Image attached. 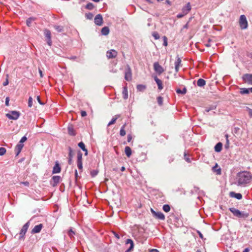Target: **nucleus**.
<instances>
[{
    "label": "nucleus",
    "mask_w": 252,
    "mask_h": 252,
    "mask_svg": "<svg viewBox=\"0 0 252 252\" xmlns=\"http://www.w3.org/2000/svg\"><path fill=\"white\" fill-rule=\"evenodd\" d=\"M237 179L239 185H245L250 183L252 176L249 172H242L238 173Z\"/></svg>",
    "instance_id": "f257e3e1"
},
{
    "label": "nucleus",
    "mask_w": 252,
    "mask_h": 252,
    "mask_svg": "<svg viewBox=\"0 0 252 252\" xmlns=\"http://www.w3.org/2000/svg\"><path fill=\"white\" fill-rule=\"evenodd\" d=\"M239 25L241 29L244 30L248 28V22L246 17L244 15H242L240 16Z\"/></svg>",
    "instance_id": "f03ea898"
},
{
    "label": "nucleus",
    "mask_w": 252,
    "mask_h": 252,
    "mask_svg": "<svg viewBox=\"0 0 252 252\" xmlns=\"http://www.w3.org/2000/svg\"><path fill=\"white\" fill-rule=\"evenodd\" d=\"M20 115L19 112L12 111L9 113L6 114V116L10 120H17Z\"/></svg>",
    "instance_id": "7ed1b4c3"
},
{
    "label": "nucleus",
    "mask_w": 252,
    "mask_h": 252,
    "mask_svg": "<svg viewBox=\"0 0 252 252\" xmlns=\"http://www.w3.org/2000/svg\"><path fill=\"white\" fill-rule=\"evenodd\" d=\"M131 78L132 73L131 68L128 65H127L125 70V78L126 81H129L131 80Z\"/></svg>",
    "instance_id": "20e7f679"
},
{
    "label": "nucleus",
    "mask_w": 252,
    "mask_h": 252,
    "mask_svg": "<svg viewBox=\"0 0 252 252\" xmlns=\"http://www.w3.org/2000/svg\"><path fill=\"white\" fill-rule=\"evenodd\" d=\"M29 225H30V222H29V221H28L23 225V226L22 228V229L20 231V232L19 239H22V238H24V235H25V234L28 229Z\"/></svg>",
    "instance_id": "39448f33"
},
{
    "label": "nucleus",
    "mask_w": 252,
    "mask_h": 252,
    "mask_svg": "<svg viewBox=\"0 0 252 252\" xmlns=\"http://www.w3.org/2000/svg\"><path fill=\"white\" fill-rule=\"evenodd\" d=\"M44 33L45 35V36L47 38V43L48 45L51 46L52 45V40H51V32L48 30L45 29L44 31Z\"/></svg>",
    "instance_id": "423d86ee"
},
{
    "label": "nucleus",
    "mask_w": 252,
    "mask_h": 252,
    "mask_svg": "<svg viewBox=\"0 0 252 252\" xmlns=\"http://www.w3.org/2000/svg\"><path fill=\"white\" fill-rule=\"evenodd\" d=\"M103 17L101 14H97L94 17V22L96 25H97L98 26H102L103 24Z\"/></svg>",
    "instance_id": "0eeeda50"
},
{
    "label": "nucleus",
    "mask_w": 252,
    "mask_h": 252,
    "mask_svg": "<svg viewBox=\"0 0 252 252\" xmlns=\"http://www.w3.org/2000/svg\"><path fill=\"white\" fill-rule=\"evenodd\" d=\"M154 68L155 71L159 74H161L164 71L163 67L158 62H156L154 63Z\"/></svg>",
    "instance_id": "6e6552de"
},
{
    "label": "nucleus",
    "mask_w": 252,
    "mask_h": 252,
    "mask_svg": "<svg viewBox=\"0 0 252 252\" xmlns=\"http://www.w3.org/2000/svg\"><path fill=\"white\" fill-rule=\"evenodd\" d=\"M117 56V52L115 50H108L106 52V56L107 57L110 59H114Z\"/></svg>",
    "instance_id": "1a4fd4ad"
},
{
    "label": "nucleus",
    "mask_w": 252,
    "mask_h": 252,
    "mask_svg": "<svg viewBox=\"0 0 252 252\" xmlns=\"http://www.w3.org/2000/svg\"><path fill=\"white\" fill-rule=\"evenodd\" d=\"M243 80L248 83L249 84L252 85V74H245L243 76Z\"/></svg>",
    "instance_id": "9d476101"
},
{
    "label": "nucleus",
    "mask_w": 252,
    "mask_h": 252,
    "mask_svg": "<svg viewBox=\"0 0 252 252\" xmlns=\"http://www.w3.org/2000/svg\"><path fill=\"white\" fill-rule=\"evenodd\" d=\"M181 59L178 56L177 57V60L175 62V69L176 72H178L179 70V67L182 65L181 64Z\"/></svg>",
    "instance_id": "9b49d317"
},
{
    "label": "nucleus",
    "mask_w": 252,
    "mask_h": 252,
    "mask_svg": "<svg viewBox=\"0 0 252 252\" xmlns=\"http://www.w3.org/2000/svg\"><path fill=\"white\" fill-rule=\"evenodd\" d=\"M43 224L40 223L38 225H35L32 230V233H39L43 228Z\"/></svg>",
    "instance_id": "f8f14e48"
},
{
    "label": "nucleus",
    "mask_w": 252,
    "mask_h": 252,
    "mask_svg": "<svg viewBox=\"0 0 252 252\" xmlns=\"http://www.w3.org/2000/svg\"><path fill=\"white\" fill-rule=\"evenodd\" d=\"M61 168L60 166V164H59L58 161H57L55 163V165H54V166L53 167L52 173L53 174L59 173L61 172Z\"/></svg>",
    "instance_id": "ddd939ff"
},
{
    "label": "nucleus",
    "mask_w": 252,
    "mask_h": 252,
    "mask_svg": "<svg viewBox=\"0 0 252 252\" xmlns=\"http://www.w3.org/2000/svg\"><path fill=\"white\" fill-rule=\"evenodd\" d=\"M191 5L189 2H188L182 9V13L187 15L191 10Z\"/></svg>",
    "instance_id": "4468645a"
},
{
    "label": "nucleus",
    "mask_w": 252,
    "mask_h": 252,
    "mask_svg": "<svg viewBox=\"0 0 252 252\" xmlns=\"http://www.w3.org/2000/svg\"><path fill=\"white\" fill-rule=\"evenodd\" d=\"M130 244L129 248L125 252H131L132 251H133V248H134V243L133 241L130 239H127L126 240V244Z\"/></svg>",
    "instance_id": "2eb2a0df"
},
{
    "label": "nucleus",
    "mask_w": 252,
    "mask_h": 252,
    "mask_svg": "<svg viewBox=\"0 0 252 252\" xmlns=\"http://www.w3.org/2000/svg\"><path fill=\"white\" fill-rule=\"evenodd\" d=\"M61 177L60 176H54L52 179L53 181V183L51 184L53 187H56L58 184L60 182Z\"/></svg>",
    "instance_id": "dca6fc26"
},
{
    "label": "nucleus",
    "mask_w": 252,
    "mask_h": 252,
    "mask_svg": "<svg viewBox=\"0 0 252 252\" xmlns=\"http://www.w3.org/2000/svg\"><path fill=\"white\" fill-rule=\"evenodd\" d=\"M24 145L23 144L18 143L15 147V151L16 156H17L21 152Z\"/></svg>",
    "instance_id": "f3484780"
},
{
    "label": "nucleus",
    "mask_w": 252,
    "mask_h": 252,
    "mask_svg": "<svg viewBox=\"0 0 252 252\" xmlns=\"http://www.w3.org/2000/svg\"><path fill=\"white\" fill-rule=\"evenodd\" d=\"M154 217L157 219H159L160 220H164L165 216L164 214L161 212H157L156 213Z\"/></svg>",
    "instance_id": "a211bd4d"
},
{
    "label": "nucleus",
    "mask_w": 252,
    "mask_h": 252,
    "mask_svg": "<svg viewBox=\"0 0 252 252\" xmlns=\"http://www.w3.org/2000/svg\"><path fill=\"white\" fill-rule=\"evenodd\" d=\"M229 210L233 214L234 216L239 218L240 215V211L235 208H230Z\"/></svg>",
    "instance_id": "6ab92c4d"
},
{
    "label": "nucleus",
    "mask_w": 252,
    "mask_h": 252,
    "mask_svg": "<svg viewBox=\"0 0 252 252\" xmlns=\"http://www.w3.org/2000/svg\"><path fill=\"white\" fill-rule=\"evenodd\" d=\"M230 196L232 197H234L237 199L240 200L242 198V195L240 193H236L233 191L230 192Z\"/></svg>",
    "instance_id": "aec40b11"
},
{
    "label": "nucleus",
    "mask_w": 252,
    "mask_h": 252,
    "mask_svg": "<svg viewBox=\"0 0 252 252\" xmlns=\"http://www.w3.org/2000/svg\"><path fill=\"white\" fill-rule=\"evenodd\" d=\"M154 80L158 86V89L160 90H162L163 89L162 81L157 76L155 77Z\"/></svg>",
    "instance_id": "412c9836"
},
{
    "label": "nucleus",
    "mask_w": 252,
    "mask_h": 252,
    "mask_svg": "<svg viewBox=\"0 0 252 252\" xmlns=\"http://www.w3.org/2000/svg\"><path fill=\"white\" fill-rule=\"evenodd\" d=\"M222 144L221 142L218 143L215 146V151L216 152H220L222 150Z\"/></svg>",
    "instance_id": "4be33fe9"
},
{
    "label": "nucleus",
    "mask_w": 252,
    "mask_h": 252,
    "mask_svg": "<svg viewBox=\"0 0 252 252\" xmlns=\"http://www.w3.org/2000/svg\"><path fill=\"white\" fill-rule=\"evenodd\" d=\"M218 165L217 163L213 167V170L216 172L217 175H220L221 173V169L218 168Z\"/></svg>",
    "instance_id": "5701e85b"
},
{
    "label": "nucleus",
    "mask_w": 252,
    "mask_h": 252,
    "mask_svg": "<svg viewBox=\"0 0 252 252\" xmlns=\"http://www.w3.org/2000/svg\"><path fill=\"white\" fill-rule=\"evenodd\" d=\"M205 84H206V81L203 79L200 78L197 81V85L198 87H203L205 85Z\"/></svg>",
    "instance_id": "b1692460"
},
{
    "label": "nucleus",
    "mask_w": 252,
    "mask_h": 252,
    "mask_svg": "<svg viewBox=\"0 0 252 252\" xmlns=\"http://www.w3.org/2000/svg\"><path fill=\"white\" fill-rule=\"evenodd\" d=\"M109 29L108 27H104L101 29V33L102 35H107L109 33Z\"/></svg>",
    "instance_id": "393cba45"
},
{
    "label": "nucleus",
    "mask_w": 252,
    "mask_h": 252,
    "mask_svg": "<svg viewBox=\"0 0 252 252\" xmlns=\"http://www.w3.org/2000/svg\"><path fill=\"white\" fill-rule=\"evenodd\" d=\"M125 152L128 158H129L131 155V150L130 148L128 146H126L125 147Z\"/></svg>",
    "instance_id": "a878e982"
},
{
    "label": "nucleus",
    "mask_w": 252,
    "mask_h": 252,
    "mask_svg": "<svg viewBox=\"0 0 252 252\" xmlns=\"http://www.w3.org/2000/svg\"><path fill=\"white\" fill-rule=\"evenodd\" d=\"M68 134L70 135L74 136L76 133L74 131V128L72 126H69L67 128Z\"/></svg>",
    "instance_id": "bb28decb"
},
{
    "label": "nucleus",
    "mask_w": 252,
    "mask_h": 252,
    "mask_svg": "<svg viewBox=\"0 0 252 252\" xmlns=\"http://www.w3.org/2000/svg\"><path fill=\"white\" fill-rule=\"evenodd\" d=\"M122 93L123 94V98L125 99H126L128 98V91L126 87L123 88Z\"/></svg>",
    "instance_id": "cd10ccee"
},
{
    "label": "nucleus",
    "mask_w": 252,
    "mask_h": 252,
    "mask_svg": "<svg viewBox=\"0 0 252 252\" xmlns=\"http://www.w3.org/2000/svg\"><path fill=\"white\" fill-rule=\"evenodd\" d=\"M249 215V214L247 212L240 211V215L239 217V218L246 219L248 217Z\"/></svg>",
    "instance_id": "c85d7f7f"
},
{
    "label": "nucleus",
    "mask_w": 252,
    "mask_h": 252,
    "mask_svg": "<svg viewBox=\"0 0 252 252\" xmlns=\"http://www.w3.org/2000/svg\"><path fill=\"white\" fill-rule=\"evenodd\" d=\"M54 28L59 32H61L63 31V26L54 25Z\"/></svg>",
    "instance_id": "c756f323"
},
{
    "label": "nucleus",
    "mask_w": 252,
    "mask_h": 252,
    "mask_svg": "<svg viewBox=\"0 0 252 252\" xmlns=\"http://www.w3.org/2000/svg\"><path fill=\"white\" fill-rule=\"evenodd\" d=\"M216 107H217L216 105H212L210 106L205 107V111L206 112H209L211 110H215L216 109Z\"/></svg>",
    "instance_id": "7c9ffc66"
},
{
    "label": "nucleus",
    "mask_w": 252,
    "mask_h": 252,
    "mask_svg": "<svg viewBox=\"0 0 252 252\" xmlns=\"http://www.w3.org/2000/svg\"><path fill=\"white\" fill-rule=\"evenodd\" d=\"M136 88L137 90L140 92H144L146 88V86L141 84L138 85Z\"/></svg>",
    "instance_id": "2f4dec72"
},
{
    "label": "nucleus",
    "mask_w": 252,
    "mask_h": 252,
    "mask_svg": "<svg viewBox=\"0 0 252 252\" xmlns=\"http://www.w3.org/2000/svg\"><path fill=\"white\" fill-rule=\"evenodd\" d=\"M126 126V124L124 125L121 128L120 131V134L122 136H124L126 135V131L125 130V127Z\"/></svg>",
    "instance_id": "473e14b6"
},
{
    "label": "nucleus",
    "mask_w": 252,
    "mask_h": 252,
    "mask_svg": "<svg viewBox=\"0 0 252 252\" xmlns=\"http://www.w3.org/2000/svg\"><path fill=\"white\" fill-rule=\"evenodd\" d=\"M82 153L80 151H79L77 152V162H82Z\"/></svg>",
    "instance_id": "72a5a7b5"
},
{
    "label": "nucleus",
    "mask_w": 252,
    "mask_h": 252,
    "mask_svg": "<svg viewBox=\"0 0 252 252\" xmlns=\"http://www.w3.org/2000/svg\"><path fill=\"white\" fill-rule=\"evenodd\" d=\"M35 19V18H33V17H30L29 18H28L27 21H26V24H27V25L28 26V27H30L31 25V23L32 21H34Z\"/></svg>",
    "instance_id": "f704fd0d"
},
{
    "label": "nucleus",
    "mask_w": 252,
    "mask_h": 252,
    "mask_svg": "<svg viewBox=\"0 0 252 252\" xmlns=\"http://www.w3.org/2000/svg\"><path fill=\"white\" fill-rule=\"evenodd\" d=\"M118 117H119V116H117V115L115 116V117H113L111 121L108 123V126H109L115 124L116 123V120L118 118Z\"/></svg>",
    "instance_id": "c9c22d12"
},
{
    "label": "nucleus",
    "mask_w": 252,
    "mask_h": 252,
    "mask_svg": "<svg viewBox=\"0 0 252 252\" xmlns=\"http://www.w3.org/2000/svg\"><path fill=\"white\" fill-rule=\"evenodd\" d=\"M162 209L163 211L166 213L169 212L170 210V207L168 204H165L163 206Z\"/></svg>",
    "instance_id": "e433bc0d"
},
{
    "label": "nucleus",
    "mask_w": 252,
    "mask_h": 252,
    "mask_svg": "<svg viewBox=\"0 0 252 252\" xmlns=\"http://www.w3.org/2000/svg\"><path fill=\"white\" fill-rule=\"evenodd\" d=\"M176 93L177 94H185L187 93V89L186 88H184L182 90L180 89H178L176 90Z\"/></svg>",
    "instance_id": "4c0bfd02"
},
{
    "label": "nucleus",
    "mask_w": 252,
    "mask_h": 252,
    "mask_svg": "<svg viewBox=\"0 0 252 252\" xmlns=\"http://www.w3.org/2000/svg\"><path fill=\"white\" fill-rule=\"evenodd\" d=\"M85 8L89 10H92L94 8V5L91 2H89L86 4Z\"/></svg>",
    "instance_id": "58836bf2"
},
{
    "label": "nucleus",
    "mask_w": 252,
    "mask_h": 252,
    "mask_svg": "<svg viewBox=\"0 0 252 252\" xmlns=\"http://www.w3.org/2000/svg\"><path fill=\"white\" fill-rule=\"evenodd\" d=\"M67 234L70 238H73L74 235H75L74 231L72 230V228H70L67 232Z\"/></svg>",
    "instance_id": "ea45409f"
},
{
    "label": "nucleus",
    "mask_w": 252,
    "mask_h": 252,
    "mask_svg": "<svg viewBox=\"0 0 252 252\" xmlns=\"http://www.w3.org/2000/svg\"><path fill=\"white\" fill-rule=\"evenodd\" d=\"M240 94H249V89L247 88H242L241 89Z\"/></svg>",
    "instance_id": "a19ab883"
},
{
    "label": "nucleus",
    "mask_w": 252,
    "mask_h": 252,
    "mask_svg": "<svg viewBox=\"0 0 252 252\" xmlns=\"http://www.w3.org/2000/svg\"><path fill=\"white\" fill-rule=\"evenodd\" d=\"M85 17L88 19L92 20L94 17V15L93 13L89 12L86 13Z\"/></svg>",
    "instance_id": "79ce46f5"
},
{
    "label": "nucleus",
    "mask_w": 252,
    "mask_h": 252,
    "mask_svg": "<svg viewBox=\"0 0 252 252\" xmlns=\"http://www.w3.org/2000/svg\"><path fill=\"white\" fill-rule=\"evenodd\" d=\"M98 171L97 170H93L91 171V175L92 177H94L97 175Z\"/></svg>",
    "instance_id": "37998d69"
},
{
    "label": "nucleus",
    "mask_w": 252,
    "mask_h": 252,
    "mask_svg": "<svg viewBox=\"0 0 252 252\" xmlns=\"http://www.w3.org/2000/svg\"><path fill=\"white\" fill-rule=\"evenodd\" d=\"M157 101L160 106L162 105L163 103V98L161 96H158L157 98Z\"/></svg>",
    "instance_id": "c03bdc74"
},
{
    "label": "nucleus",
    "mask_w": 252,
    "mask_h": 252,
    "mask_svg": "<svg viewBox=\"0 0 252 252\" xmlns=\"http://www.w3.org/2000/svg\"><path fill=\"white\" fill-rule=\"evenodd\" d=\"M68 149V151H69L68 157L73 158V154L72 149H71V148L70 147H69Z\"/></svg>",
    "instance_id": "a18cd8bd"
},
{
    "label": "nucleus",
    "mask_w": 252,
    "mask_h": 252,
    "mask_svg": "<svg viewBox=\"0 0 252 252\" xmlns=\"http://www.w3.org/2000/svg\"><path fill=\"white\" fill-rule=\"evenodd\" d=\"M152 35L154 37L155 39H158L159 38V35L157 32H153Z\"/></svg>",
    "instance_id": "49530a36"
},
{
    "label": "nucleus",
    "mask_w": 252,
    "mask_h": 252,
    "mask_svg": "<svg viewBox=\"0 0 252 252\" xmlns=\"http://www.w3.org/2000/svg\"><path fill=\"white\" fill-rule=\"evenodd\" d=\"M6 149L4 148L0 147V156H3L6 153Z\"/></svg>",
    "instance_id": "de8ad7c7"
},
{
    "label": "nucleus",
    "mask_w": 252,
    "mask_h": 252,
    "mask_svg": "<svg viewBox=\"0 0 252 252\" xmlns=\"http://www.w3.org/2000/svg\"><path fill=\"white\" fill-rule=\"evenodd\" d=\"M77 167L79 170L82 171L83 169V164L82 162H77Z\"/></svg>",
    "instance_id": "09e8293b"
},
{
    "label": "nucleus",
    "mask_w": 252,
    "mask_h": 252,
    "mask_svg": "<svg viewBox=\"0 0 252 252\" xmlns=\"http://www.w3.org/2000/svg\"><path fill=\"white\" fill-rule=\"evenodd\" d=\"M78 146L82 149L84 150L85 147V144L83 142H80L78 143Z\"/></svg>",
    "instance_id": "8fccbe9b"
},
{
    "label": "nucleus",
    "mask_w": 252,
    "mask_h": 252,
    "mask_svg": "<svg viewBox=\"0 0 252 252\" xmlns=\"http://www.w3.org/2000/svg\"><path fill=\"white\" fill-rule=\"evenodd\" d=\"M163 46H167V44H168L167 38L166 37V36H163Z\"/></svg>",
    "instance_id": "3c124183"
},
{
    "label": "nucleus",
    "mask_w": 252,
    "mask_h": 252,
    "mask_svg": "<svg viewBox=\"0 0 252 252\" xmlns=\"http://www.w3.org/2000/svg\"><path fill=\"white\" fill-rule=\"evenodd\" d=\"M191 19H192V17H190L189 19V20L187 22V23L183 26V29L181 30V32H182L184 29H188L189 28V23L191 21Z\"/></svg>",
    "instance_id": "603ef678"
},
{
    "label": "nucleus",
    "mask_w": 252,
    "mask_h": 252,
    "mask_svg": "<svg viewBox=\"0 0 252 252\" xmlns=\"http://www.w3.org/2000/svg\"><path fill=\"white\" fill-rule=\"evenodd\" d=\"M32 105V97H30L28 100V106L31 107Z\"/></svg>",
    "instance_id": "864d4df0"
},
{
    "label": "nucleus",
    "mask_w": 252,
    "mask_h": 252,
    "mask_svg": "<svg viewBox=\"0 0 252 252\" xmlns=\"http://www.w3.org/2000/svg\"><path fill=\"white\" fill-rule=\"evenodd\" d=\"M184 158H185V160L188 162V163H190L191 162V160L189 158V157H187V154L185 153H184Z\"/></svg>",
    "instance_id": "5fc2aeb1"
},
{
    "label": "nucleus",
    "mask_w": 252,
    "mask_h": 252,
    "mask_svg": "<svg viewBox=\"0 0 252 252\" xmlns=\"http://www.w3.org/2000/svg\"><path fill=\"white\" fill-rule=\"evenodd\" d=\"M225 136H226V143L225 145V148L227 149L229 147V140H228V135L227 134L225 135Z\"/></svg>",
    "instance_id": "6e6d98bb"
},
{
    "label": "nucleus",
    "mask_w": 252,
    "mask_h": 252,
    "mask_svg": "<svg viewBox=\"0 0 252 252\" xmlns=\"http://www.w3.org/2000/svg\"><path fill=\"white\" fill-rule=\"evenodd\" d=\"M27 137L25 136H24L21 139L19 143L23 144V143L25 142L27 140Z\"/></svg>",
    "instance_id": "4d7b16f0"
},
{
    "label": "nucleus",
    "mask_w": 252,
    "mask_h": 252,
    "mask_svg": "<svg viewBox=\"0 0 252 252\" xmlns=\"http://www.w3.org/2000/svg\"><path fill=\"white\" fill-rule=\"evenodd\" d=\"M8 77V75H7L6 80L2 84L4 86H7L9 83Z\"/></svg>",
    "instance_id": "13d9d810"
},
{
    "label": "nucleus",
    "mask_w": 252,
    "mask_h": 252,
    "mask_svg": "<svg viewBox=\"0 0 252 252\" xmlns=\"http://www.w3.org/2000/svg\"><path fill=\"white\" fill-rule=\"evenodd\" d=\"M185 15H186L185 14H184V13H180V14H178L177 15V17L178 18H181L182 17H183Z\"/></svg>",
    "instance_id": "bf43d9fd"
},
{
    "label": "nucleus",
    "mask_w": 252,
    "mask_h": 252,
    "mask_svg": "<svg viewBox=\"0 0 252 252\" xmlns=\"http://www.w3.org/2000/svg\"><path fill=\"white\" fill-rule=\"evenodd\" d=\"M9 98L7 97L5 99V105L7 106H9Z\"/></svg>",
    "instance_id": "052dcab7"
},
{
    "label": "nucleus",
    "mask_w": 252,
    "mask_h": 252,
    "mask_svg": "<svg viewBox=\"0 0 252 252\" xmlns=\"http://www.w3.org/2000/svg\"><path fill=\"white\" fill-rule=\"evenodd\" d=\"M81 115L82 117H85L87 116V113L85 111H81Z\"/></svg>",
    "instance_id": "680f3d73"
},
{
    "label": "nucleus",
    "mask_w": 252,
    "mask_h": 252,
    "mask_svg": "<svg viewBox=\"0 0 252 252\" xmlns=\"http://www.w3.org/2000/svg\"><path fill=\"white\" fill-rule=\"evenodd\" d=\"M197 233L199 235V237L201 239H203V236L202 234L200 232V231H199V230H197Z\"/></svg>",
    "instance_id": "e2e57ef3"
},
{
    "label": "nucleus",
    "mask_w": 252,
    "mask_h": 252,
    "mask_svg": "<svg viewBox=\"0 0 252 252\" xmlns=\"http://www.w3.org/2000/svg\"><path fill=\"white\" fill-rule=\"evenodd\" d=\"M68 163L69 165H71L72 163V158H68Z\"/></svg>",
    "instance_id": "0e129e2a"
},
{
    "label": "nucleus",
    "mask_w": 252,
    "mask_h": 252,
    "mask_svg": "<svg viewBox=\"0 0 252 252\" xmlns=\"http://www.w3.org/2000/svg\"><path fill=\"white\" fill-rule=\"evenodd\" d=\"M37 100L38 101V102L41 105H43L44 103L42 102V101H41V99H40V96H37Z\"/></svg>",
    "instance_id": "69168bd1"
},
{
    "label": "nucleus",
    "mask_w": 252,
    "mask_h": 252,
    "mask_svg": "<svg viewBox=\"0 0 252 252\" xmlns=\"http://www.w3.org/2000/svg\"><path fill=\"white\" fill-rule=\"evenodd\" d=\"M132 139V136L130 135H127V141L129 142Z\"/></svg>",
    "instance_id": "338daca9"
},
{
    "label": "nucleus",
    "mask_w": 252,
    "mask_h": 252,
    "mask_svg": "<svg viewBox=\"0 0 252 252\" xmlns=\"http://www.w3.org/2000/svg\"><path fill=\"white\" fill-rule=\"evenodd\" d=\"M248 109L249 110V115L250 116V117H252V109H250L249 108H248Z\"/></svg>",
    "instance_id": "774afa93"
}]
</instances>
